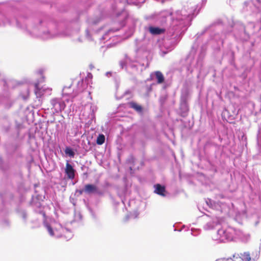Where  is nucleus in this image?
Returning a JSON list of instances; mask_svg holds the SVG:
<instances>
[{
	"label": "nucleus",
	"instance_id": "nucleus-1",
	"mask_svg": "<svg viewBox=\"0 0 261 261\" xmlns=\"http://www.w3.org/2000/svg\"><path fill=\"white\" fill-rule=\"evenodd\" d=\"M65 172L68 178L70 179H73L74 178L75 170L72 166L69 163L68 161L66 163Z\"/></svg>",
	"mask_w": 261,
	"mask_h": 261
},
{
	"label": "nucleus",
	"instance_id": "nucleus-2",
	"mask_svg": "<svg viewBox=\"0 0 261 261\" xmlns=\"http://www.w3.org/2000/svg\"><path fill=\"white\" fill-rule=\"evenodd\" d=\"M85 193L87 194H99L98 187L93 184H87L85 186Z\"/></svg>",
	"mask_w": 261,
	"mask_h": 261
},
{
	"label": "nucleus",
	"instance_id": "nucleus-3",
	"mask_svg": "<svg viewBox=\"0 0 261 261\" xmlns=\"http://www.w3.org/2000/svg\"><path fill=\"white\" fill-rule=\"evenodd\" d=\"M149 32L153 35H160L164 34L166 30L163 28L158 27H149L148 28Z\"/></svg>",
	"mask_w": 261,
	"mask_h": 261
},
{
	"label": "nucleus",
	"instance_id": "nucleus-4",
	"mask_svg": "<svg viewBox=\"0 0 261 261\" xmlns=\"http://www.w3.org/2000/svg\"><path fill=\"white\" fill-rule=\"evenodd\" d=\"M154 192L160 195L165 196V186H162L160 184H156L154 185Z\"/></svg>",
	"mask_w": 261,
	"mask_h": 261
},
{
	"label": "nucleus",
	"instance_id": "nucleus-5",
	"mask_svg": "<svg viewBox=\"0 0 261 261\" xmlns=\"http://www.w3.org/2000/svg\"><path fill=\"white\" fill-rule=\"evenodd\" d=\"M128 105L129 107L136 111L139 113H141L143 111V108L141 106L138 104L137 102L135 101H130L128 103Z\"/></svg>",
	"mask_w": 261,
	"mask_h": 261
},
{
	"label": "nucleus",
	"instance_id": "nucleus-6",
	"mask_svg": "<svg viewBox=\"0 0 261 261\" xmlns=\"http://www.w3.org/2000/svg\"><path fill=\"white\" fill-rule=\"evenodd\" d=\"M35 93L37 97H41L44 94V90L40 88L39 83L35 84Z\"/></svg>",
	"mask_w": 261,
	"mask_h": 261
},
{
	"label": "nucleus",
	"instance_id": "nucleus-7",
	"mask_svg": "<svg viewBox=\"0 0 261 261\" xmlns=\"http://www.w3.org/2000/svg\"><path fill=\"white\" fill-rule=\"evenodd\" d=\"M154 74L157 80V83L159 84H162L165 80L163 73L160 71H156L154 72Z\"/></svg>",
	"mask_w": 261,
	"mask_h": 261
},
{
	"label": "nucleus",
	"instance_id": "nucleus-8",
	"mask_svg": "<svg viewBox=\"0 0 261 261\" xmlns=\"http://www.w3.org/2000/svg\"><path fill=\"white\" fill-rule=\"evenodd\" d=\"M242 258L240 257L239 259L245 261H251V257L249 252H244L242 254Z\"/></svg>",
	"mask_w": 261,
	"mask_h": 261
},
{
	"label": "nucleus",
	"instance_id": "nucleus-9",
	"mask_svg": "<svg viewBox=\"0 0 261 261\" xmlns=\"http://www.w3.org/2000/svg\"><path fill=\"white\" fill-rule=\"evenodd\" d=\"M105 141V137L103 134H100L97 138L96 143L98 145H102Z\"/></svg>",
	"mask_w": 261,
	"mask_h": 261
},
{
	"label": "nucleus",
	"instance_id": "nucleus-10",
	"mask_svg": "<svg viewBox=\"0 0 261 261\" xmlns=\"http://www.w3.org/2000/svg\"><path fill=\"white\" fill-rule=\"evenodd\" d=\"M61 237L65 238L67 240H68L71 238V233L67 230L63 229V233L61 235Z\"/></svg>",
	"mask_w": 261,
	"mask_h": 261
},
{
	"label": "nucleus",
	"instance_id": "nucleus-11",
	"mask_svg": "<svg viewBox=\"0 0 261 261\" xmlns=\"http://www.w3.org/2000/svg\"><path fill=\"white\" fill-rule=\"evenodd\" d=\"M65 152L66 154H68L70 157H74V151L69 147H66L65 150Z\"/></svg>",
	"mask_w": 261,
	"mask_h": 261
},
{
	"label": "nucleus",
	"instance_id": "nucleus-12",
	"mask_svg": "<svg viewBox=\"0 0 261 261\" xmlns=\"http://www.w3.org/2000/svg\"><path fill=\"white\" fill-rule=\"evenodd\" d=\"M47 230H48V232L49 233V234L51 236H54V235L53 230L51 227L50 225H47Z\"/></svg>",
	"mask_w": 261,
	"mask_h": 261
},
{
	"label": "nucleus",
	"instance_id": "nucleus-13",
	"mask_svg": "<svg viewBox=\"0 0 261 261\" xmlns=\"http://www.w3.org/2000/svg\"><path fill=\"white\" fill-rule=\"evenodd\" d=\"M78 192L81 195L83 193H85V188L83 189L79 190Z\"/></svg>",
	"mask_w": 261,
	"mask_h": 261
},
{
	"label": "nucleus",
	"instance_id": "nucleus-14",
	"mask_svg": "<svg viewBox=\"0 0 261 261\" xmlns=\"http://www.w3.org/2000/svg\"><path fill=\"white\" fill-rule=\"evenodd\" d=\"M258 2H259V0H257Z\"/></svg>",
	"mask_w": 261,
	"mask_h": 261
}]
</instances>
